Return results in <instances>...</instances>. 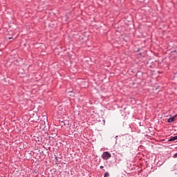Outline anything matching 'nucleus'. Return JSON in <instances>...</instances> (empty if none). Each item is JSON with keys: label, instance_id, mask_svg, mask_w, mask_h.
I'll return each mask as SVG.
<instances>
[{"label": "nucleus", "instance_id": "20e7f679", "mask_svg": "<svg viewBox=\"0 0 177 177\" xmlns=\"http://www.w3.org/2000/svg\"><path fill=\"white\" fill-rule=\"evenodd\" d=\"M109 176H110V174H109V172H106L104 174V177H109Z\"/></svg>", "mask_w": 177, "mask_h": 177}, {"label": "nucleus", "instance_id": "7ed1b4c3", "mask_svg": "<svg viewBox=\"0 0 177 177\" xmlns=\"http://www.w3.org/2000/svg\"><path fill=\"white\" fill-rule=\"evenodd\" d=\"M174 121H175V116L170 118L167 120V122H169V123L174 122Z\"/></svg>", "mask_w": 177, "mask_h": 177}, {"label": "nucleus", "instance_id": "39448f33", "mask_svg": "<svg viewBox=\"0 0 177 177\" xmlns=\"http://www.w3.org/2000/svg\"><path fill=\"white\" fill-rule=\"evenodd\" d=\"M100 168H101V169L103 168V166H100Z\"/></svg>", "mask_w": 177, "mask_h": 177}, {"label": "nucleus", "instance_id": "f257e3e1", "mask_svg": "<svg viewBox=\"0 0 177 177\" xmlns=\"http://www.w3.org/2000/svg\"><path fill=\"white\" fill-rule=\"evenodd\" d=\"M111 158V153H110L109 151H105L102 155V158L103 160H109V158Z\"/></svg>", "mask_w": 177, "mask_h": 177}, {"label": "nucleus", "instance_id": "f03ea898", "mask_svg": "<svg viewBox=\"0 0 177 177\" xmlns=\"http://www.w3.org/2000/svg\"><path fill=\"white\" fill-rule=\"evenodd\" d=\"M175 140H177V136L171 137L170 139L168 140V142H174Z\"/></svg>", "mask_w": 177, "mask_h": 177}, {"label": "nucleus", "instance_id": "423d86ee", "mask_svg": "<svg viewBox=\"0 0 177 177\" xmlns=\"http://www.w3.org/2000/svg\"><path fill=\"white\" fill-rule=\"evenodd\" d=\"M9 39H12V38H11V37H9Z\"/></svg>", "mask_w": 177, "mask_h": 177}, {"label": "nucleus", "instance_id": "0eeeda50", "mask_svg": "<svg viewBox=\"0 0 177 177\" xmlns=\"http://www.w3.org/2000/svg\"><path fill=\"white\" fill-rule=\"evenodd\" d=\"M104 121V122H106V121L105 120H103Z\"/></svg>", "mask_w": 177, "mask_h": 177}]
</instances>
